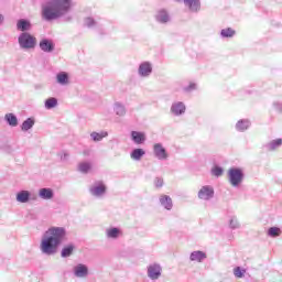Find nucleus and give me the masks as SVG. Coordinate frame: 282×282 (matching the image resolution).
Here are the masks:
<instances>
[{"label": "nucleus", "mask_w": 282, "mask_h": 282, "mask_svg": "<svg viewBox=\"0 0 282 282\" xmlns=\"http://www.w3.org/2000/svg\"><path fill=\"white\" fill-rule=\"evenodd\" d=\"M67 230L64 227H50L42 236L40 250L42 254L52 257L58 252V248L65 241Z\"/></svg>", "instance_id": "1"}, {"label": "nucleus", "mask_w": 282, "mask_h": 282, "mask_svg": "<svg viewBox=\"0 0 282 282\" xmlns=\"http://www.w3.org/2000/svg\"><path fill=\"white\" fill-rule=\"evenodd\" d=\"M73 7L72 0H45L42 3V19L44 21H58V19L67 17Z\"/></svg>", "instance_id": "2"}, {"label": "nucleus", "mask_w": 282, "mask_h": 282, "mask_svg": "<svg viewBox=\"0 0 282 282\" xmlns=\"http://www.w3.org/2000/svg\"><path fill=\"white\" fill-rule=\"evenodd\" d=\"M18 43L20 50H24L25 52L30 50H34L36 47V37L29 32H22L18 36Z\"/></svg>", "instance_id": "3"}, {"label": "nucleus", "mask_w": 282, "mask_h": 282, "mask_svg": "<svg viewBox=\"0 0 282 282\" xmlns=\"http://www.w3.org/2000/svg\"><path fill=\"white\" fill-rule=\"evenodd\" d=\"M228 182L234 186V188H237V186L243 182V171L237 167L229 169Z\"/></svg>", "instance_id": "4"}, {"label": "nucleus", "mask_w": 282, "mask_h": 282, "mask_svg": "<svg viewBox=\"0 0 282 282\" xmlns=\"http://www.w3.org/2000/svg\"><path fill=\"white\" fill-rule=\"evenodd\" d=\"M89 193L93 197L100 199L107 195V185L102 181H97L89 187Z\"/></svg>", "instance_id": "5"}, {"label": "nucleus", "mask_w": 282, "mask_h": 282, "mask_svg": "<svg viewBox=\"0 0 282 282\" xmlns=\"http://www.w3.org/2000/svg\"><path fill=\"white\" fill-rule=\"evenodd\" d=\"M198 199H202L203 202H210L213 197H215V188L210 185H204L198 191Z\"/></svg>", "instance_id": "6"}, {"label": "nucleus", "mask_w": 282, "mask_h": 282, "mask_svg": "<svg viewBox=\"0 0 282 282\" xmlns=\"http://www.w3.org/2000/svg\"><path fill=\"white\" fill-rule=\"evenodd\" d=\"M138 74L140 78H149L153 74V63L142 62L139 64Z\"/></svg>", "instance_id": "7"}, {"label": "nucleus", "mask_w": 282, "mask_h": 282, "mask_svg": "<svg viewBox=\"0 0 282 282\" xmlns=\"http://www.w3.org/2000/svg\"><path fill=\"white\" fill-rule=\"evenodd\" d=\"M73 275L75 279H87L89 276V267L83 263L76 264L73 267Z\"/></svg>", "instance_id": "8"}, {"label": "nucleus", "mask_w": 282, "mask_h": 282, "mask_svg": "<svg viewBox=\"0 0 282 282\" xmlns=\"http://www.w3.org/2000/svg\"><path fill=\"white\" fill-rule=\"evenodd\" d=\"M148 276L151 281H158L162 276V265L160 263H152L148 267Z\"/></svg>", "instance_id": "9"}, {"label": "nucleus", "mask_w": 282, "mask_h": 282, "mask_svg": "<svg viewBox=\"0 0 282 282\" xmlns=\"http://www.w3.org/2000/svg\"><path fill=\"white\" fill-rule=\"evenodd\" d=\"M170 111L172 116H184V113H186V104H184L183 101L173 102Z\"/></svg>", "instance_id": "10"}, {"label": "nucleus", "mask_w": 282, "mask_h": 282, "mask_svg": "<svg viewBox=\"0 0 282 282\" xmlns=\"http://www.w3.org/2000/svg\"><path fill=\"white\" fill-rule=\"evenodd\" d=\"M153 153L158 160H169V153L166 152V149L164 148V145H162V143H155L153 145Z\"/></svg>", "instance_id": "11"}, {"label": "nucleus", "mask_w": 282, "mask_h": 282, "mask_svg": "<svg viewBox=\"0 0 282 282\" xmlns=\"http://www.w3.org/2000/svg\"><path fill=\"white\" fill-rule=\"evenodd\" d=\"M40 50L46 54H52L55 50L54 42L52 40L43 39L40 41Z\"/></svg>", "instance_id": "12"}, {"label": "nucleus", "mask_w": 282, "mask_h": 282, "mask_svg": "<svg viewBox=\"0 0 282 282\" xmlns=\"http://www.w3.org/2000/svg\"><path fill=\"white\" fill-rule=\"evenodd\" d=\"M17 202H19V204H28V202H30L31 199H36L34 197H32V194L30 193V191H20L17 196H15Z\"/></svg>", "instance_id": "13"}, {"label": "nucleus", "mask_w": 282, "mask_h": 282, "mask_svg": "<svg viewBox=\"0 0 282 282\" xmlns=\"http://www.w3.org/2000/svg\"><path fill=\"white\" fill-rule=\"evenodd\" d=\"M56 83L57 85H61L62 87H67L69 85V73L67 72H59L56 74Z\"/></svg>", "instance_id": "14"}, {"label": "nucleus", "mask_w": 282, "mask_h": 282, "mask_svg": "<svg viewBox=\"0 0 282 282\" xmlns=\"http://www.w3.org/2000/svg\"><path fill=\"white\" fill-rule=\"evenodd\" d=\"M39 197L40 199H44L50 202V199H54V189L50 187H43L39 189Z\"/></svg>", "instance_id": "15"}, {"label": "nucleus", "mask_w": 282, "mask_h": 282, "mask_svg": "<svg viewBox=\"0 0 282 282\" xmlns=\"http://www.w3.org/2000/svg\"><path fill=\"white\" fill-rule=\"evenodd\" d=\"M107 239H120L122 237V230L118 227H110L106 229Z\"/></svg>", "instance_id": "16"}, {"label": "nucleus", "mask_w": 282, "mask_h": 282, "mask_svg": "<svg viewBox=\"0 0 282 282\" xmlns=\"http://www.w3.org/2000/svg\"><path fill=\"white\" fill-rule=\"evenodd\" d=\"M112 111L118 118H124L127 116V107L122 102L116 101L112 106Z\"/></svg>", "instance_id": "17"}, {"label": "nucleus", "mask_w": 282, "mask_h": 282, "mask_svg": "<svg viewBox=\"0 0 282 282\" xmlns=\"http://www.w3.org/2000/svg\"><path fill=\"white\" fill-rule=\"evenodd\" d=\"M159 202L165 210H173V198L171 196L163 194L159 197Z\"/></svg>", "instance_id": "18"}, {"label": "nucleus", "mask_w": 282, "mask_h": 282, "mask_svg": "<svg viewBox=\"0 0 282 282\" xmlns=\"http://www.w3.org/2000/svg\"><path fill=\"white\" fill-rule=\"evenodd\" d=\"M131 140L134 144H144V142H147V134L140 131H132Z\"/></svg>", "instance_id": "19"}, {"label": "nucleus", "mask_w": 282, "mask_h": 282, "mask_svg": "<svg viewBox=\"0 0 282 282\" xmlns=\"http://www.w3.org/2000/svg\"><path fill=\"white\" fill-rule=\"evenodd\" d=\"M182 1V0H176ZM184 4L191 10V12H199V9L202 8V3L199 0H183Z\"/></svg>", "instance_id": "20"}, {"label": "nucleus", "mask_w": 282, "mask_h": 282, "mask_svg": "<svg viewBox=\"0 0 282 282\" xmlns=\"http://www.w3.org/2000/svg\"><path fill=\"white\" fill-rule=\"evenodd\" d=\"M155 20L158 21V23H169V21H171V15H169L167 10L162 9L158 11Z\"/></svg>", "instance_id": "21"}, {"label": "nucleus", "mask_w": 282, "mask_h": 282, "mask_svg": "<svg viewBox=\"0 0 282 282\" xmlns=\"http://www.w3.org/2000/svg\"><path fill=\"white\" fill-rule=\"evenodd\" d=\"M207 258L206 252L204 251H193L189 254V261H195L196 263H202Z\"/></svg>", "instance_id": "22"}, {"label": "nucleus", "mask_w": 282, "mask_h": 282, "mask_svg": "<svg viewBox=\"0 0 282 282\" xmlns=\"http://www.w3.org/2000/svg\"><path fill=\"white\" fill-rule=\"evenodd\" d=\"M17 30L19 32H30L32 30V23L25 19H21L17 22Z\"/></svg>", "instance_id": "23"}, {"label": "nucleus", "mask_w": 282, "mask_h": 282, "mask_svg": "<svg viewBox=\"0 0 282 282\" xmlns=\"http://www.w3.org/2000/svg\"><path fill=\"white\" fill-rule=\"evenodd\" d=\"M4 121L9 127H19V118H17V115L12 112L4 115Z\"/></svg>", "instance_id": "24"}, {"label": "nucleus", "mask_w": 282, "mask_h": 282, "mask_svg": "<svg viewBox=\"0 0 282 282\" xmlns=\"http://www.w3.org/2000/svg\"><path fill=\"white\" fill-rule=\"evenodd\" d=\"M144 155H147V152L140 148L132 150V152L130 153V158L131 160H134V162H140V160L144 158Z\"/></svg>", "instance_id": "25"}, {"label": "nucleus", "mask_w": 282, "mask_h": 282, "mask_svg": "<svg viewBox=\"0 0 282 282\" xmlns=\"http://www.w3.org/2000/svg\"><path fill=\"white\" fill-rule=\"evenodd\" d=\"M74 250H76V247L73 243L66 245L61 251L62 259H67L68 257H72V254H74Z\"/></svg>", "instance_id": "26"}, {"label": "nucleus", "mask_w": 282, "mask_h": 282, "mask_svg": "<svg viewBox=\"0 0 282 282\" xmlns=\"http://www.w3.org/2000/svg\"><path fill=\"white\" fill-rule=\"evenodd\" d=\"M282 145V139H275L264 144L265 151H276Z\"/></svg>", "instance_id": "27"}, {"label": "nucleus", "mask_w": 282, "mask_h": 282, "mask_svg": "<svg viewBox=\"0 0 282 282\" xmlns=\"http://www.w3.org/2000/svg\"><path fill=\"white\" fill-rule=\"evenodd\" d=\"M237 31L232 28H226L220 31L221 39H235Z\"/></svg>", "instance_id": "28"}, {"label": "nucleus", "mask_w": 282, "mask_h": 282, "mask_svg": "<svg viewBox=\"0 0 282 282\" xmlns=\"http://www.w3.org/2000/svg\"><path fill=\"white\" fill-rule=\"evenodd\" d=\"M34 124H36V120H34V118H28L26 120H24L21 124V131H30V129H32L34 127Z\"/></svg>", "instance_id": "29"}, {"label": "nucleus", "mask_w": 282, "mask_h": 282, "mask_svg": "<svg viewBox=\"0 0 282 282\" xmlns=\"http://www.w3.org/2000/svg\"><path fill=\"white\" fill-rule=\"evenodd\" d=\"M107 135H109V132H107V131L90 133V138L94 142H102V139L107 138Z\"/></svg>", "instance_id": "30"}, {"label": "nucleus", "mask_w": 282, "mask_h": 282, "mask_svg": "<svg viewBox=\"0 0 282 282\" xmlns=\"http://www.w3.org/2000/svg\"><path fill=\"white\" fill-rule=\"evenodd\" d=\"M77 171H79V173H83L84 175H87V173L91 171V164L89 162H80L77 165Z\"/></svg>", "instance_id": "31"}, {"label": "nucleus", "mask_w": 282, "mask_h": 282, "mask_svg": "<svg viewBox=\"0 0 282 282\" xmlns=\"http://www.w3.org/2000/svg\"><path fill=\"white\" fill-rule=\"evenodd\" d=\"M236 130H238L240 133H243V131H247L248 130V121L245 119H240L236 123Z\"/></svg>", "instance_id": "32"}, {"label": "nucleus", "mask_w": 282, "mask_h": 282, "mask_svg": "<svg viewBox=\"0 0 282 282\" xmlns=\"http://www.w3.org/2000/svg\"><path fill=\"white\" fill-rule=\"evenodd\" d=\"M58 105V99L51 97L45 100L44 107L45 109H54Z\"/></svg>", "instance_id": "33"}, {"label": "nucleus", "mask_w": 282, "mask_h": 282, "mask_svg": "<svg viewBox=\"0 0 282 282\" xmlns=\"http://www.w3.org/2000/svg\"><path fill=\"white\" fill-rule=\"evenodd\" d=\"M234 276H236V279H243V276H246V269L241 267L234 268Z\"/></svg>", "instance_id": "34"}, {"label": "nucleus", "mask_w": 282, "mask_h": 282, "mask_svg": "<svg viewBox=\"0 0 282 282\" xmlns=\"http://www.w3.org/2000/svg\"><path fill=\"white\" fill-rule=\"evenodd\" d=\"M279 235H281V228H279V227L269 228V230H268V236L269 237L274 238V237H279Z\"/></svg>", "instance_id": "35"}, {"label": "nucleus", "mask_w": 282, "mask_h": 282, "mask_svg": "<svg viewBox=\"0 0 282 282\" xmlns=\"http://www.w3.org/2000/svg\"><path fill=\"white\" fill-rule=\"evenodd\" d=\"M212 175H214V177H221V175H224V169L221 166H214L212 169Z\"/></svg>", "instance_id": "36"}, {"label": "nucleus", "mask_w": 282, "mask_h": 282, "mask_svg": "<svg viewBox=\"0 0 282 282\" xmlns=\"http://www.w3.org/2000/svg\"><path fill=\"white\" fill-rule=\"evenodd\" d=\"M272 107L278 113H282V99H275L272 102Z\"/></svg>", "instance_id": "37"}, {"label": "nucleus", "mask_w": 282, "mask_h": 282, "mask_svg": "<svg viewBox=\"0 0 282 282\" xmlns=\"http://www.w3.org/2000/svg\"><path fill=\"white\" fill-rule=\"evenodd\" d=\"M241 224H239V220L237 217L232 216L229 220V227L232 228V230L240 228Z\"/></svg>", "instance_id": "38"}, {"label": "nucleus", "mask_w": 282, "mask_h": 282, "mask_svg": "<svg viewBox=\"0 0 282 282\" xmlns=\"http://www.w3.org/2000/svg\"><path fill=\"white\" fill-rule=\"evenodd\" d=\"M84 25L85 28H96V20H94L93 18H85Z\"/></svg>", "instance_id": "39"}, {"label": "nucleus", "mask_w": 282, "mask_h": 282, "mask_svg": "<svg viewBox=\"0 0 282 282\" xmlns=\"http://www.w3.org/2000/svg\"><path fill=\"white\" fill-rule=\"evenodd\" d=\"M197 90V84L196 83H189L188 86H185L183 88V91H185V94H191V91H195Z\"/></svg>", "instance_id": "40"}, {"label": "nucleus", "mask_w": 282, "mask_h": 282, "mask_svg": "<svg viewBox=\"0 0 282 282\" xmlns=\"http://www.w3.org/2000/svg\"><path fill=\"white\" fill-rule=\"evenodd\" d=\"M154 186H155L156 188H162V186H164V180H163V178H160V177H156V178L154 180Z\"/></svg>", "instance_id": "41"}, {"label": "nucleus", "mask_w": 282, "mask_h": 282, "mask_svg": "<svg viewBox=\"0 0 282 282\" xmlns=\"http://www.w3.org/2000/svg\"><path fill=\"white\" fill-rule=\"evenodd\" d=\"M6 21V17H3L1 13H0V25H3V22Z\"/></svg>", "instance_id": "42"}, {"label": "nucleus", "mask_w": 282, "mask_h": 282, "mask_svg": "<svg viewBox=\"0 0 282 282\" xmlns=\"http://www.w3.org/2000/svg\"><path fill=\"white\" fill-rule=\"evenodd\" d=\"M68 156H69L68 153H64V156H62V160H67Z\"/></svg>", "instance_id": "43"}, {"label": "nucleus", "mask_w": 282, "mask_h": 282, "mask_svg": "<svg viewBox=\"0 0 282 282\" xmlns=\"http://www.w3.org/2000/svg\"><path fill=\"white\" fill-rule=\"evenodd\" d=\"M65 21H72V17H66Z\"/></svg>", "instance_id": "44"}]
</instances>
